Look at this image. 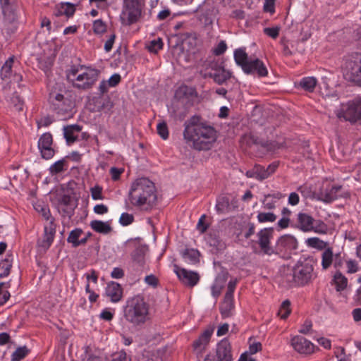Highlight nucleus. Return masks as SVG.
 Returning a JSON list of instances; mask_svg holds the SVG:
<instances>
[{"label":"nucleus","mask_w":361,"mask_h":361,"mask_svg":"<svg viewBox=\"0 0 361 361\" xmlns=\"http://www.w3.org/2000/svg\"><path fill=\"white\" fill-rule=\"evenodd\" d=\"M317 83V80L314 77H305L300 80V86L305 90L312 92Z\"/></svg>","instance_id":"c9c22d12"},{"label":"nucleus","mask_w":361,"mask_h":361,"mask_svg":"<svg viewBox=\"0 0 361 361\" xmlns=\"http://www.w3.org/2000/svg\"><path fill=\"white\" fill-rule=\"evenodd\" d=\"M93 210L97 214H104L108 212L109 209L106 205L101 204L95 205Z\"/></svg>","instance_id":"69168bd1"},{"label":"nucleus","mask_w":361,"mask_h":361,"mask_svg":"<svg viewBox=\"0 0 361 361\" xmlns=\"http://www.w3.org/2000/svg\"><path fill=\"white\" fill-rule=\"evenodd\" d=\"M100 71L94 68H87L85 72L77 75L75 80L78 82H73V85L81 90L90 89L98 80Z\"/></svg>","instance_id":"9d476101"},{"label":"nucleus","mask_w":361,"mask_h":361,"mask_svg":"<svg viewBox=\"0 0 361 361\" xmlns=\"http://www.w3.org/2000/svg\"><path fill=\"white\" fill-rule=\"evenodd\" d=\"M341 185H334L330 189L326 188L324 190H321L317 195V199L326 203H330L338 198V192L341 190Z\"/></svg>","instance_id":"6ab92c4d"},{"label":"nucleus","mask_w":361,"mask_h":361,"mask_svg":"<svg viewBox=\"0 0 361 361\" xmlns=\"http://www.w3.org/2000/svg\"><path fill=\"white\" fill-rule=\"evenodd\" d=\"M106 295L110 298L111 301L113 302L120 301L123 295L121 285L114 281L108 283L106 288Z\"/></svg>","instance_id":"4be33fe9"},{"label":"nucleus","mask_w":361,"mask_h":361,"mask_svg":"<svg viewBox=\"0 0 361 361\" xmlns=\"http://www.w3.org/2000/svg\"><path fill=\"white\" fill-rule=\"evenodd\" d=\"M121 75L118 73H115L110 77L107 82L109 86L116 87L121 82Z\"/></svg>","instance_id":"052dcab7"},{"label":"nucleus","mask_w":361,"mask_h":361,"mask_svg":"<svg viewBox=\"0 0 361 361\" xmlns=\"http://www.w3.org/2000/svg\"><path fill=\"white\" fill-rule=\"evenodd\" d=\"M334 281L336 285V290L341 291L347 286V279L341 272H337L334 276Z\"/></svg>","instance_id":"79ce46f5"},{"label":"nucleus","mask_w":361,"mask_h":361,"mask_svg":"<svg viewBox=\"0 0 361 361\" xmlns=\"http://www.w3.org/2000/svg\"><path fill=\"white\" fill-rule=\"evenodd\" d=\"M257 220L260 223L274 222L276 220V216L271 212H260L257 215Z\"/></svg>","instance_id":"49530a36"},{"label":"nucleus","mask_w":361,"mask_h":361,"mask_svg":"<svg viewBox=\"0 0 361 361\" xmlns=\"http://www.w3.org/2000/svg\"><path fill=\"white\" fill-rule=\"evenodd\" d=\"M315 219L305 213H299L297 218V228L303 232H310L313 228Z\"/></svg>","instance_id":"aec40b11"},{"label":"nucleus","mask_w":361,"mask_h":361,"mask_svg":"<svg viewBox=\"0 0 361 361\" xmlns=\"http://www.w3.org/2000/svg\"><path fill=\"white\" fill-rule=\"evenodd\" d=\"M92 102L94 106L93 111H109L113 106V104L109 97L105 98L102 95L95 97L92 99Z\"/></svg>","instance_id":"393cba45"},{"label":"nucleus","mask_w":361,"mask_h":361,"mask_svg":"<svg viewBox=\"0 0 361 361\" xmlns=\"http://www.w3.org/2000/svg\"><path fill=\"white\" fill-rule=\"evenodd\" d=\"M247 227V230L244 233V237L245 239H249L255 233V226L254 223L248 222Z\"/></svg>","instance_id":"e2e57ef3"},{"label":"nucleus","mask_w":361,"mask_h":361,"mask_svg":"<svg viewBox=\"0 0 361 361\" xmlns=\"http://www.w3.org/2000/svg\"><path fill=\"white\" fill-rule=\"evenodd\" d=\"M82 126L75 124L64 126L63 135L68 145H71L78 140V135L81 131Z\"/></svg>","instance_id":"b1692460"},{"label":"nucleus","mask_w":361,"mask_h":361,"mask_svg":"<svg viewBox=\"0 0 361 361\" xmlns=\"http://www.w3.org/2000/svg\"><path fill=\"white\" fill-rule=\"evenodd\" d=\"M206 218V215L203 214L200 218L198 223L197 224V229L201 233H204L207 229L208 228V225L204 223V219Z\"/></svg>","instance_id":"4d7b16f0"},{"label":"nucleus","mask_w":361,"mask_h":361,"mask_svg":"<svg viewBox=\"0 0 361 361\" xmlns=\"http://www.w3.org/2000/svg\"><path fill=\"white\" fill-rule=\"evenodd\" d=\"M83 231L81 228H75L71 231L68 235L67 238V241L69 243L72 244L73 247H77L79 246L80 236L82 234Z\"/></svg>","instance_id":"4c0bfd02"},{"label":"nucleus","mask_w":361,"mask_h":361,"mask_svg":"<svg viewBox=\"0 0 361 361\" xmlns=\"http://www.w3.org/2000/svg\"><path fill=\"white\" fill-rule=\"evenodd\" d=\"M328 231L327 225L322 220H315L312 231L319 234H326Z\"/></svg>","instance_id":"c03bdc74"},{"label":"nucleus","mask_w":361,"mask_h":361,"mask_svg":"<svg viewBox=\"0 0 361 361\" xmlns=\"http://www.w3.org/2000/svg\"><path fill=\"white\" fill-rule=\"evenodd\" d=\"M309 246L319 250H324L326 247V243L318 238H310L307 240Z\"/></svg>","instance_id":"a18cd8bd"},{"label":"nucleus","mask_w":361,"mask_h":361,"mask_svg":"<svg viewBox=\"0 0 361 361\" xmlns=\"http://www.w3.org/2000/svg\"><path fill=\"white\" fill-rule=\"evenodd\" d=\"M200 253L197 250L195 249H185L182 252L183 258L190 264H196L199 262Z\"/></svg>","instance_id":"473e14b6"},{"label":"nucleus","mask_w":361,"mask_h":361,"mask_svg":"<svg viewBox=\"0 0 361 361\" xmlns=\"http://www.w3.org/2000/svg\"><path fill=\"white\" fill-rule=\"evenodd\" d=\"M111 361H130L127 360L126 353L124 351H121L113 355Z\"/></svg>","instance_id":"774afa93"},{"label":"nucleus","mask_w":361,"mask_h":361,"mask_svg":"<svg viewBox=\"0 0 361 361\" xmlns=\"http://www.w3.org/2000/svg\"><path fill=\"white\" fill-rule=\"evenodd\" d=\"M237 282V279L231 280L228 282L226 293L223 301L219 305L220 313L224 319L230 317L233 315V312L235 308L233 302V293L235 289Z\"/></svg>","instance_id":"6e6552de"},{"label":"nucleus","mask_w":361,"mask_h":361,"mask_svg":"<svg viewBox=\"0 0 361 361\" xmlns=\"http://www.w3.org/2000/svg\"><path fill=\"white\" fill-rule=\"evenodd\" d=\"M227 49V45L224 41H221L217 47L214 49V53L216 56L221 55L224 54Z\"/></svg>","instance_id":"bf43d9fd"},{"label":"nucleus","mask_w":361,"mask_h":361,"mask_svg":"<svg viewBox=\"0 0 361 361\" xmlns=\"http://www.w3.org/2000/svg\"><path fill=\"white\" fill-rule=\"evenodd\" d=\"M250 59L245 51V48H239L234 51V59L235 63L240 66L243 71L247 66L250 63Z\"/></svg>","instance_id":"c756f323"},{"label":"nucleus","mask_w":361,"mask_h":361,"mask_svg":"<svg viewBox=\"0 0 361 361\" xmlns=\"http://www.w3.org/2000/svg\"><path fill=\"white\" fill-rule=\"evenodd\" d=\"M213 330H205L193 343L195 350H199L202 353L209 342L210 338L212 335Z\"/></svg>","instance_id":"a878e982"},{"label":"nucleus","mask_w":361,"mask_h":361,"mask_svg":"<svg viewBox=\"0 0 361 361\" xmlns=\"http://www.w3.org/2000/svg\"><path fill=\"white\" fill-rule=\"evenodd\" d=\"M245 175L247 178H254L259 180H263L269 177L266 169L258 164H255L251 170L247 171Z\"/></svg>","instance_id":"bb28decb"},{"label":"nucleus","mask_w":361,"mask_h":361,"mask_svg":"<svg viewBox=\"0 0 361 361\" xmlns=\"http://www.w3.org/2000/svg\"><path fill=\"white\" fill-rule=\"evenodd\" d=\"M147 248L145 246L140 245L132 252L131 257L134 263L140 267L145 264V256Z\"/></svg>","instance_id":"7c9ffc66"},{"label":"nucleus","mask_w":361,"mask_h":361,"mask_svg":"<svg viewBox=\"0 0 361 361\" xmlns=\"http://www.w3.org/2000/svg\"><path fill=\"white\" fill-rule=\"evenodd\" d=\"M68 157H66L65 158H63L61 160H59L56 161L54 164L51 165L49 167V173L51 175L54 176L58 173H62L68 169V163H67V158Z\"/></svg>","instance_id":"2f4dec72"},{"label":"nucleus","mask_w":361,"mask_h":361,"mask_svg":"<svg viewBox=\"0 0 361 361\" xmlns=\"http://www.w3.org/2000/svg\"><path fill=\"white\" fill-rule=\"evenodd\" d=\"M111 276L114 279H121L124 276V271L119 267L114 268Z\"/></svg>","instance_id":"338daca9"},{"label":"nucleus","mask_w":361,"mask_h":361,"mask_svg":"<svg viewBox=\"0 0 361 361\" xmlns=\"http://www.w3.org/2000/svg\"><path fill=\"white\" fill-rule=\"evenodd\" d=\"M280 28L279 27H266L264 29V32L269 37L276 39L279 35Z\"/></svg>","instance_id":"6e6d98bb"},{"label":"nucleus","mask_w":361,"mask_h":361,"mask_svg":"<svg viewBox=\"0 0 361 361\" xmlns=\"http://www.w3.org/2000/svg\"><path fill=\"white\" fill-rule=\"evenodd\" d=\"M296 239L290 235H284L279 238L276 243L277 249L280 251L285 250H294L297 247Z\"/></svg>","instance_id":"5701e85b"},{"label":"nucleus","mask_w":361,"mask_h":361,"mask_svg":"<svg viewBox=\"0 0 361 361\" xmlns=\"http://www.w3.org/2000/svg\"><path fill=\"white\" fill-rule=\"evenodd\" d=\"M0 5L3 16L0 25L1 31L8 38L17 30L18 6L16 0H0Z\"/></svg>","instance_id":"39448f33"},{"label":"nucleus","mask_w":361,"mask_h":361,"mask_svg":"<svg viewBox=\"0 0 361 361\" xmlns=\"http://www.w3.org/2000/svg\"><path fill=\"white\" fill-rule=\"evenodd\" d=\"M291 345L299 353L307 354L312 352V343L301 336H296L291 339Z\"/></svg>","instance_id":"f3484780"},{"label":"nucleus","mask_w":361,"mask_h":361,"mask_svg":"<svg viewBox=\"0 0 361 361\" xmlns=\"http://www.w3.org/2000/svg\"><path fill=\"white\" fill-rule=\"evenodd\" d=\"M106 25L104 23V22H103V20L99 19V20H96L94 21L93 31L95 34H103L104 32H106Z\"/></svg>","instance_id":"09e8293b"},{"label":"nucleus","mask_w":361,"mask_h":361,"mask_svg":"<svg viewBox=\"0 0 361 361\" xmlns=\"http://www.w3.org/2000/svg\"><path fill=\"white\" fill-rule=\"evenodd\" d=\"M49 99L52 110L61 120H66L73 116V105L70 99L59 93H51Z\"/></svg>","instance_id":"0eeeda50"},{"label":"nucleus","mask_w":361,"mask_h":361,"mask_svg":"<svg viewBox=\"0 0 361 361\" xmlns=\"http://www.w3.org/2000/svg\"><path fill=\"white\" fill-rule=\"evenodd\" d=\"M342 71L346 80L361 87V54L355 53L345 56Z\"/></svg>","instance_id":"423d86ee"},{"label":"nucleus","mask_w":361,"mask_h":361,"mask_svg":"<svg viewBox=\"0 0 361 361\" xmlns=\"http://www.w3.org/2000/svg\"><path fill=\"white\" fill-rule=\"evenodd\" d=\"M298 191L300 192L305 198L313 197L311 188L307 185L300 186L298 188Z\"/></svg>","instance_id":"13d9d810"},{"label":"nucleus","mask_w":361,"mask_h":361,"mask_svg":"<svg viewBox=\"0 0 361 361\" xmlns=\"http://www.w3.org/2000/svg\"><path fill=\"white\" fill-rule=\"evenodd\" d=\"M141 16L140 6L123 7L120 18L124 25H130L136 23Z\"/></svg>","instance_id":"dca6fc26"},{"label":"nucleus","mask_w":361,"mask_h":361,"mask_svg":"<svg viewBox=\"0 0 361 361\" xmlns=\"http://www.w3.org/2000/svg\"><path fill=\"white\" fill-rule=\"evenodd\" d=\"M52 143V135L49 133H45L39 137L38 148L43 159H49L54 157L55 151L51 147Z\"/></svg>","instance_id":"ddd939ff"},{"label":"nucleus","mask_w":361,"mask_h":361,"mask_svg":"<svg viewBox=\"0 0 361 361\" xmlns=\"http://www.w3.org/2000/svg\"><path fill=\"white\" fill-rule=\"evenodd\" d=\"M74 5L71 3H62L55 8L54 15L61 16L65 15L67 18L72 17L75 13Z\"/></svg>","instance_id":"c85d7f7f"},{"label":"nucleus","mask_w":361,"mask_h":361,"mask_svg":"<svg viewBox=\"0 0 361 361\" xmlns=\"http://www.w3.org/2000/svg\"><path fill=\"white\" fill-rule=\"evenodd\" d=\"M230 207L229 200L227 197H220L217 199L216 210L218 213L222 214L228 212Z\"/></svg>","instance_id":"58836bf2"},{"label":"nucleus","mask_w":361,"mask_h":361,"mask_svg":"<svg viewBox=\"0 0 361 361\" xmlns=\"http://www.w3.org/2000/svg\"><path fill=\"white\" fill-rule=\"evenodd\" d=\"M223 62L213 61L209 64V76L219 85H222L231 77V73L224 68Z\"/></svg>","instance_id":"9b49d317"},{"label":"nucleus","mask_w":361,"mask_h":361,"mask_svg":"<svg viewBox=\"0 0 361 361\" xmlns=\"http://www.w3.org/2000/svg\"><path fill=\"white\" fill-rule=\"evenodd\" d=\"M29 349L25 345L18 347L12 354L11 361H20L29 353Z\"/></svg>","instance_id":"a19ab883"},{"label":"nucleus","mask_w":361,"mask_h":361,"mask_svg":"<svg viewBox=\"0 0 361 361\" xmlns=\"http://www.w3.org/2000/svg\"><path fill=\"white\" fill-rule=\"evenodd\" d=\"M163 47V42L161 38L151 41L147 45V49L150 52L157 53Z\"/></svg>","instance_id":"de8ad7c7"},{"label":"nucleus","mask_w":361,"mask_h":361,"mask_svg":"<svg viewBox=\"0 0 361 361\" xmlns=\"http://www.w3.org/2000/svg\"><path fill=\"white\" fill-rule=\"evenodd\" d=\"M134 221V217L128 213H123L120 217L119 222L123 226H128Z\"/></svg>","instance_id":"864d4df0"},{"label":"nucleus","mask_w":361,"mask_h":361,"mask_svg":"<svg viewBox=\"0 0 361 361\" xmlns=\"http://www.w3.org/2000/svg\"><path fill=\"white\" fill-rule=\"evenodd\" d=\"M92 198L94 200H103L102 188L99 185H96L90 188Z\"/></svg>","instance_id":"603ef678"},{"label":"nucleus","mask_w":361,"mask_h":361,"mask_svg":"<svg viewBox=\"0 0 361 361\" xmlns=\"http://www.w3.org/2000/svg\"><path fill=\"white\" fill-rule=\"evenodd\" d=\"M216 355L218 361H232L231 347L226 338L217 344Z\"/></svg>","instance_id":"a211bd4d"},{"label":"nucleus","mask_w":361,"mask_h":361,"mask_svg":"<svg viewBox=\"0 0 361 361\" xmlns=\"http://www.w3.org/2000/svg\"><path fill=\"white\" fill-rule=\"evenodd\" d=\"M60 202L66 207H76L73 198L68 195H63L60 200Z\"/></svg>","instance_id":"5fc2aeb1"},{"label":"nucleus","mask_w":361,"mask_h":361,"mask_svg":"<svg viewBox=\"0 0 361 361\" xmlns=\"http://www.w3.org/2000/svg\"><path fill=\"white\" fill-rule=\"evenodd\" d=\"M290 302L288 300H284L278 311V315L283 319H286L290 313Z\"/></svg>","instance_id":"37998d69"},{"label":"nucleus","mask_w":361,"mask_h":361,"mask_svg":"<svg viewBox=\"0 0 361 361\" xmlns=\"http://www.w3.org/2000/svg\"><path fill=\"white\" fill-rule=\"evenodd\" d=\"M333 251L332 248H326L322 254V266L324 269H327L332 264L333 262Z\"/></svg>","instance_id":"e433bc0d"},{"label":"nucleus","mask_w":361,"mask_h":361,"mask_svg":"<svg viewBox=\"0 0 361 361\" xmlns=\"http://www.w3.org/2000/svg\"><path fill=\"white\" fill-rule=\"evenodd\" d=\"M12 255H7L6 257L0 262V269L2 271L0 273V279L6 277L9 275L12 267Z\"/></svg>","instance_id":"f704fd0d"},{"label":"nucleus","mask_w":361,"mask_h":361,"mask_svg":"<svg viewBox=\"0 0 361 361\" xmlns=\"http://www.w3.org/2000/svg\"><path fill=\"white\" fill-rule=\"evenodd\" d=\"M128 197L133 206L145 210L151 209L157 201L154 183L147 178L136 179L131 185Z\"/></svg>","instance_id":"f03ea898"},{"label":"nucleus","mask_w":361,"mask_h":361,"mask_svg":"<svg viewBox=\"0 0 361 361\" xmlns=\"http://www.w3.org/2000/svg\"><path fill=\"white\" fill-rule=\"evenodd\" d=\"M14 62V57L11 56L6 61L0 71V78L3 80L10 78L12 72V66Z\"/></svg>","instance_id":"72a5a7b5"},{"label":"nucleus","mask_w":361,"mask_h":361,"mask_svg":"<svg viewBox=\"0 0 361 361\" xmlns=\"http://www.w3.org/2000/svg\"><path fill=\"white\" fill-rule=\"evenodd\" d=\"M244 68L243 71L246 74L257 75L259 78L265 77L268 75V70L263 63L259 59H250V63Z\"/></svg>","instance_id":"2eb2a0df"},{"label":"nucleus","mask_w":361,"mask_h":361,"mask_svg":"<svg viewBox=\"0 0 361 361\" xmlns=\"http://www.w3.org/2000/svg\"><path fill=\"white\" fill-rule=\"evenodd\" d=\"M157 133L160 135V137L166 140L169 137V130L167 127V124L166 122L163 121L158 123L157 126Z\"/></svg>","instance_id":"8fccbe9b"},{"label":"nucleus","mask_w":361,"mask_h":361,"mask_svg":"<svg viewBox=\"0 0 361 361\" xmlns=\"http://www.w3.org/2000/svg\"><path fill=\"white\" fill-rule=\"evenodd\" d=\"M174 271L178 279L185 285L193 287L200 280V276L197 272L188 271L184 268H180L178 265L174 264Z\"/></svg>","instance_id":"4468645a"},{"label":"nucleus","mask_w":361,"mask_h":361,"mask_svg":"<svg viewBox=\"0 0 361 361\" xmlns=\"http://www.w3.org/2000/svg\"><path fill=\"white\" fill-rule=\"evenodd\" d=\"M35 209L37 212L40 213L42 216L46 219L49 220L50 217V211L47 205L43 204H37L35 206Z\"/></svg>","instance_id":"3c124183"},{"label":"nucleus","mask_w":361,"mask_h":361,"mask_svg":"<svg viewBox=\"0 0 361 361\" xmlns=\"http://www.w3.org/2000/svg\"><path fill=\"white\" fill-rule=\"evenodd\" d=\"M314 278V268L310 261L298 262L293 268L283 270V283L289 288L305 286Z\"/></svg>","instance_id":"7ed1b4c3"},{"label":"nucleus","mask_w":361,"mask_h":361,"mask_svg":"<svg viewBox=\"0 0 361 361\" xmlns=\"http://www.w3.org/2000/svg\"><path fill=\"white\" fill-rule=\"evenodd\" d=\"M274 4L275 0H265L264 4V11L265 12H269L271 13H274Z\"/></svg>","instance_id":"680f3d73"},{"label":"nucleus","mask_w":361,"mask_h":361,"mask_svg":"<svg viewBox=\"0 0 361 361\" xmlns=\"http://www.w3.org/2000/svg\"><path fill=\"white\" fill-rule=\"evenodd\" d=\"M124 317L133 326L144 325L149 319V304L139 295L128 299L124 307Z\"/></svg>","instance_id":"20e7f679"},{"label":"nucleus","mask_w":361,"mask_h":361,"mask_svg":"<svg viewBox=\"0 0 361 361\" xmlns=\"http://www.w3.org/2000/svg\"><path fill=\"white\" fill-rule=\"evenodd\" d=\"M274 233L273 228H266L260 230L257 235L258 237V244L264 254L271 255L274 253V249L270 246V239Z\"/></svg>","instance_id":"f8f14e48"},{"label":"nucleus","mask_w":361,"mask_h":361,"mask_svg":"<svg viewBox=\"0 0 361 361\" xmlns=\"http://www.w3.org/2000/svg\"><path fill=\"white\" fill-rule=\"evenodd\" d=\"M183 137L186 142L197 150H208L217 138V132L211 125L201 122V118L193 116L184 123Z\"/></svg>","instance_id":"f257e3e1"},{"label":"nucleus","mask_w":361,"mask_h":361,"mask_svg":"<svg viewBox=\"0 0 361 361\" xmlns=\"http://www.w3.org/2000/svg\"><path fill=\"white\" fill-rule=\"evenodd\" d=\"M115 39H116V35L115 34H112V35H110L109 39L106 40V42H105L104 50L106 52H109V51H110L111 50V49L113 47V44H114V41H115Z\"/></svg>","instance_id":"0e129e2a"},{"label":"nucleus","mask_w":361,"mask_h":361,"mask_svg":"<svg viewBox=\"0 0 361 361\" xmlns=\"http://www.w3.org/2000/svg\"><path fill=\"white\" fill-rule=\"evenodd\" d=\"M55 234V228L53 221H51L49 227H44V234L43 238L38 241L39 247H42L44 250H47L51 246Z\"/></svg>","instance_id":"412c9836"},{"label":"nucleus","mask_w":361,"mask_h":361,"mask_svg":"<svg viewBox=\"0 0 361 361\" xmlns=\"http://www.w3.org/2000/svg\"><path fill=\"white\" fill-rule=\"evenodd\" d=\"M339 118L355 123L361 118V98L348 102L337 114Z\"/></svg>","instance_id":"1a4fd4ad"},{"label":"nucleus","mask_w":361,"mask_h":361,"mask_svg":"<svg viewBox=\"0 0 361 361\" xmlns=\"http://www.w3.org/2000/svg\"><path fill=\"white\" fill-rule=\"evenodd\" d=\"M210 246L214 247L216 250H223L226 248V244L216 234H210L208 238Z\"/></svg>","instance_id":"ea45409f"},{"label":"nucleus","mask_w":361,"mask_h":361,"mask_svg":"<svg viewBox=\"0 0 361 361\" xmlns=\"http://www.w3.org/2000/svg\"><path fill=\"white\" fill-rule=\"evenodd\" d=\"M90 227L95 232L106 235L112 231V227L108 221L93 220L90 222Z\"/></svg>","instance_id":"cd10ccee"}]
</instances>
